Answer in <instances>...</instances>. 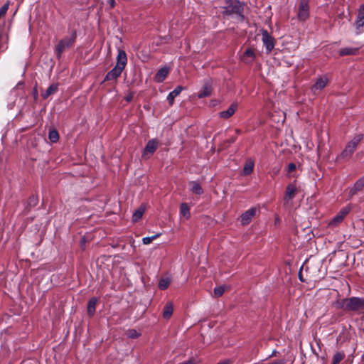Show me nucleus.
<instances>
[{"instance_id":"27","label":"nucleus","mask_w":364,"mask_h":364,"mask_svg":"<svg viewBox=\"0 0 364 364\" xmlns=\"http://www.w3.org/2000/svg\"><path fill=\"white\" fill-rule=\"evenodd\" d=\"M145 212V208L144 205H141L137 210L134 211L132 215V221L137 222L139 221L143 216Z\"/></svg>"},{"instance_id":"10","label":"nucleus","mask_w":364,"mask_h":364,"mask_svg":"<svg viewBox=\"0 0 364 364\" xmlns=\"http://www.w3.org/2000/svg\"><path fill=\"white\" fill-rule=\"evenodd\" d=\"M159 142L157 139H152L149 140L144 149L143 156L150 154H153L159 146Z\"/></svg>"},{"instance_id":"35","label":"nucleus","mask_w":364,"mask_h":364,"mask_svg":"<svg viewBox=\"0 0 364 364\" xmlns=\"http://www.w3.org/2000/svg\"><path fill=\"white\" fill-rule=\"evenodd\" d=\"M9 7V2L5 3L1 8H0V18L5 16L8 9Z\"/></svg>"},{"instance_id":"41","label":"nucleus","mask_w":364,"mask_h":364,"mask_svg":"<svg viewBox=\"0 0 364 364\" xmlns=\"http://www.w3.org/2000/svg\"><path fill=\"white\" fill-rule=\"evenodd\" d=\"M33 96L34 100H37V99L38 97V90H37L36 87H34V88L33 90Z\"/></svg>"},{"instance_id":"6","label":"nucleus","mask_w":364,"mask_h":364,"mask_svg":"<svg viewBox=\"0 0 364 364\" xmlns=\"http://www.w3.org/2000/svg\"><path fill=\"white\" fill-rule=\"evenodd\" d=\"M364 309V299L359 297L348 298V311H357Z\"/></svg>"},{"instance_id":"47","label":"nucleus","mask_w":364,"mask_h":364,"mask_svg":"<svg viewBox=\"0 0 364 364\" xmlns=\"http://www.w3.org/2000/svg\"><path fill=\"white\" fill-rule=\"evenodd\" d=\"M273 364H284V361L283 360H279V361L274 363Z\"/></svg>"},{"instance_id":"32","label":"nucleus","mask_w":364,"mask_h":364,"mask_svg":"<svg viewBox=\"0 0 364 364\" xmlns=\"http://www.w3.org/2000/svg\"><path fill=\"white\" fill-rule=\"evenodd\" d=\"M345 357L343 352H337L333 358L332 364H338Z\"/></svg>"},{"instance_id":"16","label":"nucleus","mask_w":364,"mask_h":364,"mask_svg":"<svg viewBox=\"0 0 364 364\" xmlns=\"http://www.w3.org/2000/svg\"><path fill=\"white\" fill-rule=\"evenodd\" d=\"M184 87L183 86L178 85L168 95L166 100L170 106L173 105L174 99L180 95Z\"/></svg>"},{"instance_id":"20","label":"nucleus","mask_w":364,"mask_h":364,"mask_svg":"<svg viewBox=\"0 0 364 364\" xmlns=\"http://www.w3.org/2000/svg\"><path fill=\"white\" fill-rule=\"evenodd\" d=\"M254 166H255V163H254L253 160H252L251 159H247L246 161L244 168L242 169V174L244 176L250 175L253 171Z\"/></svg>"},{"instance_id":"44","label":"nucleus","mask_w":364,"mask_h":364,"mask_svg":"<svg viewBox=\"0 0 364 364\" xmlns=\"http://www.w3.org/2000/svg\"><path fill=\"white\" fill-rule=\"evenodd\" d=\"M316 331H312V335L314 337V341L316 343V345L318 346V340L316 338Z\"/></svg>"},{"instance_id":"48","label":"nucleus","mask_w":364,"mask_h":364,"mask_svg":"<svg viewBox=\"0 0 364 364\" xmlns=\"http://www.w3.org/2000/svg\"><path fill=\"white\" fill-rule=\"evenodd\" d=\"M235 132H236V134H240L241 133V130L237 129H235Z\"/></svg>"},{"instance_id":"28","label":"nucleus","mask_w":364,"mask_h":364,"mask_svg":"<svg viewBox=\"0 0 364 364\" xmlns=\"http://www.w3.org/2000/svg\"><path fill=\"white\" fill-rule=\"evenodd\" d=\"M296 170V165L294 163H289L287 167V174L289 178L295 177Z\"/></svg>"},{"instance_id":"39","label":"nucleus","mask_w":364,"mask_h":364,"mask_svg":"<svg viewBox=\"0 0 364 364\" xmlns=\"http://www.w3.org/2000/svg\"><path fill=\"white\" fill-rule=\"evenodd\" d=\"M139 333L134 329H132L129 332V336L132 338L139 337Z\"/></svg>"},{"instance_id":"21","label":"nucleus","mask_w":364,"mask_h":364,"mask_svg":"<svg viewBox=\"0 0 364 364\" xmlns=\"http://www.w3.org/2000/svg\"><path fill=\"white\" fill-rule=\"evenodd\" d=\"M58 90V84L53 83L50 85L45 92L41 94L43 99L46 100L50 95L55 94Z\"/></svg>"},{"instance_id":"4","label":"nucleus","mask_w":364,"mask_h":364,"mask_svg":"<svg viewBox=\"0 0 364 364\" xmlns=\"http://www.w3.org/2000/svg\"><path fill=\"white\" fill-rule=\"evenodd\" d=\"M363 139V134H360L354 136V138L347 144L345 149L341 154V157L346 159L349 158L355 150L358 144Z\"/></svg>"},{"instance_id":"11","label":"nucleus","mask_w":364,"mask_h":364,"mask_svg":"<svg viewBox=\"0 0 364 364\" xmlns=\"http://www.w3.org/2000/svg\"><path fill=\"white\" fill-rule=\"evenodd\" d=\"M343 220L338 215H336L329 221H323L320 224V226L321 225L322 227H326L327 228L333 230L336 227L338 226L343 222Z\"/></svg>"},{"instance_id":"50","label":"nucleus","mask_w":364,"mask_h":364,"mask_svg":"<svg viewBox=\"0 0 364 364\" xmlns=\"http://www.w3.org/2000/svg\"><path fill=\"white\" fill-rule=\"evenodd\" d=\"M299 279H300L301 281H304V280H303V279H302V277H301V274H299Z\"/></svg>"},{"instance_id":"23","label":"nucleus","mask_w":364,"mask_h":364,"mask_svg":"<svg viewBox=\"0 0 364 364\" xmlns=\"http://www.w3.org/2000/svg\"><path fill=\"white\" fill-rule=\"evenodd\" d=\"M190 190L193 193L197 195H202L203 193V190L200 183L197 181H190L188 183Z\"/></svg>"},{"instance_id":"24","label":"nucleus","mask_w":364,"mask_h":364,"mask_svg":"<svg viewBox=\"0 0 364 364\" xmlns=\"http://www.w3.org/2000/svg\"><path fill=\"white\" fill-rule=\"evenodd\" d=\"M173 306L171 302H168L164 307L163 317L165 319H169L173 314Z\"/></svg>"},{"instance_id":"51","label":"nucleus","mask_w":364,"mask_h":364,"mask_svg":"<svg viewBox=\"0 0 364 364\" xmlns=\"http://www.w3.org/2000/svg\"><path fill=\"white\" fill-rule=\"evenodd\" d=\"M316 151H317V152H318V145L316 147Z\"/></svg>"},{"instance_id":"12","label":"nucleus","mask_w":364,"mask_h":364,"mask_svg":"<svg viewBox=\"0 0 364 364\" xmlns=\"http://www.w3.org/2000/svg\"><path fill=\"white\" fill-rule=\"evenodd\" d=\"M257 208H251L250 209L245 211L241 215V223L242 225H248L252 220V218L256 215Z\"/></svg>"},{"instance_id":"15","label":"nucleus","mask_w":364,"mask_h":364,"mask_svg":"<svg viewBox=\"0 0 364 364\" xmlns=\"http://www.w3.org/2000/svg\"><path fill=\"white\" fill-rule=\"evenodd\" d=\"M364 187V176L355 181L353 188L349 190V195L353 196L360 191Z\"/></svg>"},{"instance_id":"49","label":"nucleus","mask_w":364,"mask_h":364,"mask_svg":"<svg viewBox=\"0 0 364 364\" xmlns=\"http://www.w3.org/2000/svg\"><path fill=\"white\" fill-rule=\"evenodd\" d=\"M277 353V352L276 350H274V351L272 352V355H270V357H272V356L275 355Z\"/></svg>"},{"instance_id":"19","label":"nucleus","mask_w":364,"mask_h":364,"mask_svg":"<svg viewBox=\"0 0 364 364\" xmlns=\"http://www.w3.org/2000/svg\"><path fill=\"white\" fill-rule=\"evenodd\" d=\"M169 69L166 67L159 69L155 75L156 80L159 82H163L167 77Z\"/></svg>"},{"instance_id":"45","label":"nucleus","mask_w":364,"mask_h":364,"mask_svg":"<svg viewBox=\"0 0 364 364\" xmlns=\"http://www.w3.org/2000/svg\"><path fill=\"white\" fill-rule=\"evenodd\" d=\"M107 2L112 9L115 6V4H116L115 0H108Z\"/></svg>"},{"instance_id":"30","label":"nucleus","mask_w":364,"mask_h":364,"mask_svg":"<svg viewBox=\"0 0 364 364\" xmlns=\"http://www.w3.org/2000/svg\"><path fill=\"white\" fill-rule=\"evenodd\" d=\"M48 139L53 143H55L59 140V134L57 130L52 129L49 131Z\"/></svg>"},{"instance_id":"34","label":"nucleus","mask_w":364,"mask_h":364,"mask_svg":"<svg viewBox=\"0 0 364 364\" xmlns=\"http://www.w3.org/2000/svg\"><path fill=\"white\" fill-rule=\"evenodd\" d=\"M225 292V288L223 286H220L218 287H215L214 289V294L216 297L221 296Z\"/></svg>"},{"instance_id":"9","label":"nucleus","mask_w":364,"mask_h":364,"mask_svg":"<svg viewBox=\"0 0 364 364\" xmlns=\"http://www.w3.org/2000/svg\"><path fill=\"white\" fill-rule=\"evenodd\" d=\"M297 193V188L294 183H289L287 185L284 196V200L285 203H288L292 200Z\"/></svg>"},{"instance_id":"2","label":"nucleus","mask_w":364,"mask_h":364,"mask_svg":"<svg viewBox=\"0 0 364 364\" xmlns=\"http://www.w3.org/2000/svg\"><path fill=\"white\" fill-rule=\"evenodd\" d=\"M225 5L223 7V16H232L235 15L239 18V20L242 21L245 20L244 13V3L239 0H225Z\"/></svg>"},{"instance_id":"13","label":"nucleus","mask_w":364,"mask_h":364,"mask_svg":"<svg viewBox=\"0 0 364 364\" xmlns=\"http://www.w3.org/2000/svg\"><path fill=\"white\" fill-rule=\"evenodd\" d=\"M99 303L97 297H92L87 302V312L90 318H92L96 312V306Z\"/></svg>"},{"instance_id":"8","label":"nucleus","mask_w":364,"mask_h":364,"mask_svg":"<svg viewBox=\"0 0 364 364\" xmlns=\"http://www.w3.org/2000/svg\"><path fill=\"white\" fill-rule=\"evenodd\" d=\"M212 83L210 81L207 80L204 82L201 90L198 92L197 96L198 98H204L210 96L212 93Z\"/></svg>"},{"instance_id":"46","label":"nucleus","mask_w":364,"mask_h":364,"mask_svg":"<svg viewBox=\"0 0 364 364\" xmlns=\"http://www.w3.org/2000/svg\"><path fill=\"white\" fill-rule=\"evenodd\" d=\"M318 86V80H317L315 82V83H314V88L317 89Z\"/></svg>"},{"instance_id":"26","label":"nucleus","mask_w":364,"mask_h":364,"mask_svg":"<svg viewBox=\"0 0 364 364\" xmlns=\"http://www.w3.org/2000/svg\"><path fill=\"white\" fill-rule=\"evenodd\" d=\"M180 215L184 217L186 219H188L191 217L190 208L186 203H182L180 205Z\"/></svg>"},{"instance_id":"3","label":"nucleus","mask_w":364,"mask_h":364,"mask_svg":"<svg viewBox=\"0 0 364 364\" xmlns=\"http://www.w3.org/2000/svg\"><path fill=\"white\" fill-rule=\"evenodd\" d=\"M77 39V31L75 29L72 30L70 36H65L60 39L58 44L55 46L54 53L56 58L60 60L62 54L67 49L74 46Z\"/></svg>"},{"instance_id":"18","label":"nucleus","mask_w":364,"mask_h":364,"mask_svg":"<svg viewBox=\"0 0 364 364\" xmlns=\"http://www.w3.org/2000/svg\"><path fill=\"white\" fill-rule=\"evenodd\" d=\"M237 108V105L232 103L227 110L222 111L219 113V115L223 119H228L232 117Z\"/></svg>"},{"instance_id":"17","label":"nucleus","mask_w":364,"mask_h":364,"mask_svg":"<svg viewBox=\"0 0 364 364\" xmlns=\"http://www.w3.org/2000/svg\"><path fill=\"white\" fill-rule=\"evenodd\" d=\"M38 203V197L37 195H31L25 205L24 211L28 213L33 207L36 206Z\"/></svg>"},{"instance_id":"31","label":"nucleus","mask_w":364,"mask_h":364,"mask_svg":"<svg viewBox=\"0 0 364 364\" xmlns=\"http://www.w3.org/2000/svg\"><path fill=\"white\" fill-rule=\"evenodd\" d=\"M351 210V207L350 205H347L341 209V210L337 213L343 220L348 215V213Z\"/></svg>"},{"instance_id":"33","label":"nucleus","mask_w":364,"mask_h":364,"mask_svg":"<svg viewBox=\"0 0 364 364\" xmlns=\"http://www.w3.org/2000/svg\"><path fill=\"white\" fill-rule=\"evenodd\" d=\"M161 235V233H157L151 237H145L142 239V242L144 245H149L152 242L153 240H156Z\"/></svg>"},{"instance_id":"36","label":"nucleus","mask_w":364,"mask_h":364,"mask_svg":"<svg viewBox=\"0 0 364 364\" xmlns=\"http://www.w3.org/2000/svg\"><path fill=\"white\" fill-rule=\"evenodd\" d=\"M244 57H249V58H255V54L254 50L250 48H247L245 50V52L244 53Z\"/></svg>"},{"instance_id":"1","label":"nucleus","mask_w":364,"mask_h":364,"mask_svg":"<svg viewBox=\"0 0 364 364\" xmlns=\"http://www.w3.org/2000/svg\"><path fill=\"white\" fill-rule=\"evenodd\" d=\"M127 63V56L124 50L119 49L117 56L116 65L109 71L105 75L102 83L105 82H116L119 77H120L122 71L125 68Z\"/></svg>"},{"instance_id":"5","label":"nucleus","mask_w":364,"mask_h":364,"mask_svg":"<svg viewBox=\"0 0 364 364\" xmlns=\"http://www.w3.org/2000/svg\"><path fill=\"white\" fill-rule=\"evenodd\" d=\"M262 41L263 46L265 48L266 53L269 54L274 48L275 39L267 30L264 29L262 30Z\"/></svg>"},{"instance_id":"14","label":"nucleus","mask_w":364,"mask_h":364,"mask_svg":"<svg viewBox=\"0 0 364 364\" xmlns=\"http://www.w3.org/2000/svg\"><path fill=\"white\" fill-rule=\"evenodd\" d=\"M355 26L357 30H360L364 26V4L358 9L357 19L355 22Z\"/></svg>"},{"instance_id":"40","label":"nucleus","mask_w":364,"mask_h":364,"mask_svg":"<svg viewBox=\"0 0 364 364\" xmlns=\"http://www.w3.org/2000/svg\"><path fill=\"white\" fill-rule=\"evenodd\" d=\"M134 94L133 93H129L125 97L124 100L127 102H131L133 100Z\"/></svg>"},{"instance_id":"22","label":"nucleus","mask_w":364,"mask_h":364,"mask_svg":"<svg viewBox=\"0 0 364 364\" xmlns=\"http://www.w3.org/2000/svg\"><path fill=\"white\" fill-rule=\"evenodd\" d=\"M359 53L358 48H343L339 50L341 56L344 55H356Z\"/></svg>"},{"instance_id":"42","label":"nucleus","mask_w":364,"mask_h":364,"mask_svg":"<svg viewBox=\"0 0 364 364\" xmlns=\"http://www.w3.org/2000/svg\"><path fill=\"white\" fill-rule=\"evenodd\" d=\"M232 361L231 360L225 359V360L220 361L217 364H232Z\"/></svg>"},{"instance_id":"29","label":"nucleus","mask_w":364,"mask_h":364,"mask_svg":"<svg viewBox=\"0 0 364 364\" xmlns=\"http://www.w3.org/2000/svg\"><path fill=\"white\" fill-rule=\"evenodd\" d=\"M171 279L168 277L161 278L159 282V288L161 290L166 289L171 284Z\"/></svg>"},{"instance_id":"25","label":"nucleus","mask_w":364,"mask_h":364,"mask_svg":"<svg viewBox=\"0 0 364 364\" xmlns=\"http://www.w3.org/2000/svg\"><path fill=\"white\" fill-rule=\"evenodd\" d=\"M333 305L337 309H342L348 311V299H338L334 302Z\"/></svg>"},{"instance_id":"37","label":"nucleus","mask_w":364,"mask_h":364,"mask_svg":"<svg viewBox=\"0 0 364 364\" xmlns=\"http://www.w3.org/2000/svg\"><path fill=\"white\" fill-rule=\"evenodd\" d=\"M237 139V136H231L223 141V146L228 147L230 144L234 143Z\"/></svg>"},{"instance_id":"38","label":"nucleus","mask_w":364,"mask_h":364,"mask_svg":"<svg viewBox=\"0 0 364 364\" xmlns=\"http://www.w3.org/2000/svg\"><path fill=\"white\" fill-rule=\"evenodd\" d=\"M328 82V80L326 77H320V90L325 87Z\"/></svg>"},{"instance_id":"7","label":"nucleus","mask_w":364,"mask_h":364,"mask_svg":"<svg viewBox=\"0 0 364 364\" xmlns=\"http://www.w3.org/2000/svg\"><path fill=\"white\" fill-rule=\"evenodd\" d=\"M309 16V6L306 0L301 1L298 11V18L301 21H305Z\"/></svg>"},{"instance_id":"43","label":"nucleus","mask_w":364,"mask_h":364,"mask_svg":"<svg viewBox=\"0 0 364 364\" xmlns=\"http://www.w3.org/2000/svg\"><path fill=\"white\" fill-rule=\"evenodd\" d=\"M178 364H196V363H195V360L193 359H190L188 360L182 362V363H178Z\"/></svg>"}]
</instances>
